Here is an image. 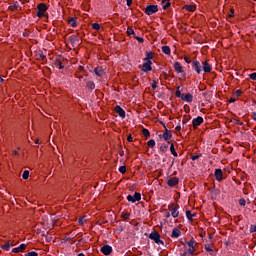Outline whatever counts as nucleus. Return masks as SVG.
<instances>
[{"mask_svg": "<svg viewBox=\"0 0 256 256\" xmlns=\"http://www.w3.org/2000/svg\"><path fill=\"white\" fill-rule=\"evenodd\" d=\"M202 71H204L205 73H209L212 71V67L210 64H208V62H202Z\"/></svg>", "mask_w": 256, "mask_h": 256, "instance_id": "dca6fc26", "label": "nucleus"}, {"mask_svg": "<svg viewBox=\"0 0 256 256\" xmlns=\"http://www.w3.org/2000/svg\"><path fill=\"white\" fill-rule=\"evenodd\" d=\"M190 119H192L191 116H189V118H186V116H184L183 121H182L183 125H185L186 123H188V122L190 121Z\"/></svg>", "mask_w": 256, "mask_h": 256, "instance_id": "49530a36", "label": "nucleus"}, {"mask_svg": "<svg viewBox=\"0 0 256 256\" xmlns=\"http://www.w3.org/2000/svg\"><path fill=\"white\" fill-rule=\"evenodd\" d=\"M174 69H175V72H178V73L183 72V67L181 66V64L179 62H175Z\"/></svg>", "mask_w": 256, "mask_h": 256, "instance_id": "5701e85b", "label": "nucleus"}, {"mask_svg": "<svg viewBox=\"0 0 256 256\" xmlns=\"http://www.w3.org/2000/svg\"><path fill=\"white\" fill-rule=\"evenodd\" d=\"M78 72H85V67L79 66L78 67Z\"/></svg>", "mask_w": 256, "mask_h": 256, "instance_id": "052dcab7", "label": "nucleus"}, {"mask_svg": "<svg viewBox=\"0 0 256 256\" xmlns=\"http://www.w3.org/2000/svg\"><path fill=\"white\" fill-rule=\"evenodd\" d=\"M127 141L128 143H133V137L131 135H128Z\"/></svg>", "mask_w": 256, "mask_h": 256, "instance_id": "bf43d9fd", "label": "nucleus"}, {"mask_svg": "<svg viewBox=\"0 0 256 256\" xmlns=\"http://www.w3.org/2000/svg\"><path fill=\"white\" fill-rule=\"evenodd\" d=\"M175 130H176V132H180L181 131V125L176 126Z\"/></svg>", "mask_w": 256, "mask_h": 256, "instance_id": "0e129e2a", "label": "nucleus"}, {"mask_svg": "<svg viewBox=\"0 0 256 256\" xmlns=\"http://www.w3.org/2000/svg\"><path fill=\"white\" fill-rule=\"evenodd\" d=\"M201 156H202V154L193 155V156H191V160L196 161V160L200 159Z\"/></svg>", "mask_w": 256, "mask_h": 256, "instance_id": "79ce46f5", "label": "nucleus"}, {"mask_svg": "<svg viewBox=\"0 0 256 256\" xmlns=\"http://www.w3.org/2000/svg\"><path fill=\"white\" fill-rule=\"evenodd\" d=\"M249 77L252 81H256V72H253L252 74H250Z\"/></svg>", "mask_w": 256, "mask_h": 256, "instance_id": "de8ad7c7", "label": "nucleus"}, {"mask_svg": "<svg viewBox=\"0 0 256 256\" xmlns=\"http://www.w3.org/2000/svg\"><path fill=\"white\" fill-rule=\"evenodd\" d=\"M196 251L195 248H189L187 249V251H184V253H187V254H190V255H193L194 256V252Z\"/></svg>", "mask_w": 256, "mask_h": 256, "instance_id": "e433bc0d", "label": "nucleus"}, {"mask_svg": "<svg viewBox=\"0 0 256 256\" xmlns=\"http://www.w3.org/2000/svg\"><path fill=\"white\" fill-rule=\"evenodd\" d=\"M179 184V178L178 177H172L167 180V185L171 188L177 186Z\"/></svg>", "mask_w": 256, "mask_h": 256, "instance_id": "0eeeda50", "label": "nucleus"}, {"mask_svg": "<svg viewBox=\"0 0 256 256\" xmlns=\"http://www.w3.org/2000/svg\"><path fill=\"white\" fill-rule=\"evenodd\" d=\"M239 205L241 207H245L247 205V201L244 198L239 199Z\"/></svg>", "mask_w": 256, "mask_h": 256, "instance_id": "4c0bfd02", "label": "nucleus"}, {"mask_svg": "<svg viewBox=\"0 0 256 256\" xmlns=\"http://www.w3.org/2000/svg\"><path fill=\"white\" fill-rule=\"evenodd\" d=\"M179 98L182 99L184 102H187V103H192L193 102V95L189 94V93L184 94Z\"/></svg>", "mask_w": 256, "mask_h": 256, "instance_id": "ddd939ff", "label": "nucleus"}, {"mask_svg": "<svg viewBox=\"0 0 256 256\" xmlns=\"http://www.w3.org/2000/svg\"><path fill=\"white\" fill-rule=\"evenodd\" d=\"M169 151H171L172 156L178 157V153H177V151L175 150L174 144H171V146H169Z\"/></svg>", "mask_w": 256, "mask_h": 256, "instance_id": "bb28decb", "label": "nucleus"}, {"mask_svg": "<svg viewBox=\"0 0 256 256\" xmlns=\"http://www.w3.org/2000/svg\"><path fill=\"white\" fill-rule=\"evenodd\" d=\"M180 236L181 230H179L178 228H174V230H172L171 238L178 239Z\"/></svg>", "mask_w": 256, "mask_h": 256, "instance_id": "a211bd4d", "label": "nucleus"}, {"mask_svg": "<svg viewBox=\"0 0 256 256\" xmlns=\"http://www.w3.org/2000/svg\"><path fill=\"white\" fill-rule=\"evenodd\" d=\"M70 240H71V238H69V237H65V238H64V241H65V242H69Z\"/></svg>", "mask_w": 256, "mask_h": 256, "instance_id": "774afa93", "label": "nucleus"}, {"mask_svg": "<svg viewBox=\"0 0 256 256\" xmlns=\"http://www.w3.org/2000/svg\"><path fill=\"white\" fill-rule=\"evenodd\" d=\"M234 94H235V96H237V97H241L242 92H241V90H237V91L234 92Z\"/></svg>", "mask_w": 256, "mask_h": 256, "instance_id": "13d9d810", "label": "nucleus"}, {"mask_svg": "<svg viewBox=\"0 0 256 256\" xmlns=\"http://www.w3.org/2000/svg\"><path fill=\"white\" fill-rule=\"evenodd\" d=\"M252 119H253V121H256V112L252 113Z\"/></svg>", "mask_w": 256, "mask_h": 256, "instance_id": "69168bd1", "label": "nucleus"}, {"mask_svg": "<svg viewBox=\"0 0 256 256\" xmlns=\"http://www.w3.org/2000/svg\"><path fill=\"white\" fill-rule=\"evenodd\" d=\"M215 179L217 182L222 183L223 181V170L222 169H216L215 170Z\"/></svg>", "mask_w": 256, "mask_h": 256, "instance_id": "9d476101", "label": "nucleus"}, {"mask_svg": "<svg viewBox=\"0 0 256 256\" xmlns=\"http://www.w3.org/2000/svg\"><path fill=\"white\" fill-rule=\"evenodd\" d=\"M178 215H179L178 206H176V207L172 208L171 216H172V218H177Z\"/></svg>", "mask_w": 256, "mask_h": 256, "instance_id": "b1692460", "label": "nucleus"}, {"mask_svg": "<svg viewBox=\"0 0 256 256\" xmlns=\"http://www.w3.org/2000/svg\"><path fill=\"white\" fill-rule=\"evenodd\" d=\"M191 68H193V70L196 71L198 75H200V73L203 71V68L199 61L191 62Z\"/></svg>", "mask_w": 256, "mask_h": 256, "instance_id": "39448f33", "label": "nucleus"}, {"mask_svg": "<svg viewBox=\"0 0 256 256\" xmlns=\"http://www.w3.org/2000/svg\"><path fill=\"white\" fill-rule=\"evenodd\" d=\"M68 24L72 28H77V26H78L77 20L73 17L68 19Z\"/></svg>", "mask_w": 256, "mask_h": 256, "instance_id": "412c9836", "label": "nucleus"}, {"mask_svg": "<svg viewBox=\"0 0 256 256\" xmlns=\"http://www.w3.org/2000/svg\"><path fill=\"white\" fill-rule=\"evenodd\" d=\"M229 103H234L235 99L233 97L230 98V100H228Z\"/></svg>", "mask_w": 256, "mask_h": 256, "instance_id": "338daca9", "label": "nucleus"}, {"mask_svg": "<svg viewBox=\"0 0 256 256\" xmlns=\"http://www.w3.org/2000/svg\"><path fill=\"white\" fill-rule=\"evenodd\" d=\"M256 232V225H251L250 226V233H255Z\"/></svg>", "mask_w": 256, "mask_h": 256, "instance_id": "3c124183", "label": "nucleus"}, {"mask_svg": "<svg viewBox=\"0 0 256 256\" xmlns=\"http://www.w3.org/2000/svg\"><path fill=\"white\" fill-rule=\"evenodd\" d=\"M171 6V3L170 2H166L165 5L163 6V10H167L168 7Z\"/></svg>", "mask_w": 256, "mask_h": 256, "instance_id": "5fc2aeb1", "label": "nucleus"}, {"mask_svg": "<svg viewBox=\"0 0 256 256\" xmlns=\"http://www.w3.org/2000/svg\"><path fill=\"white\" fill-rule=\"evenodd\" d=\"M168 151V146L167 145H161L160 146V152L161 153H166Z\"/></svg>", "mask_w": 256, "mask_h": 256, "instance_id": "f704fd0d", "label": "nucleus"}, {"mask_svg": "<svg viewBox=\"0 0 256 256\" xmlns=\"http://www.w3.org/2000/svg\"><path fill=\"white\" fill-rule=\"evenodd\" d=\"M94 73L98 77H103L104 76V69H103V67L99 66V67L94 68Z\"/></svg>", "mask_w": 256, "mask_h": 256, "instance_id": "f3484780", "label": "nucleus"}, {"mask_svg": "<svg viewBox=\"0 0 256 256\" xmlns=\"http://www.w3.org/2000/svg\"><path fill=\"white\" fill-rule=\"evenodd\" d=\"M54 67L58 69H64V64L61 62V56H57L53 62Z\"/></svg>", "mask_w": 256, "mask_h": 256, "instance_id": "f8f14e48", "label": "nucleus"}, {"mask_svg": "<svg viewBox=\"0 0 256 256\" xmlns=\"http://www.w3.org/2000/svg\"><path fill=\"white\" fill-rule=\"evenodd\" d=\"M85 222H86V219H85L84 217H80L79 220H78V224H79L80 226L85 225Z\"/></svg>", "mask_w": 256, "mask_h": 256, "instance_id": "ea45409f", "label": "nucleus"}, {"mask_svg": "<svg viewBox=\"0 0 256 256\" xmlns=\"http://www.w3.org/2000/svg\"><path fill=\"white\" fill-rule=\"evenodd\" d=\"M184 9H186L189 12H194V10H196V6H194V5H185Z\"/></svg>", "mask_w": 256, "mask_h": 256, "instance_id": "c85d7f7f", "label": "nucleus"}, {"mask_svg": "<svg viewBox=\"0 0 256 256\" xmlns=\"http://www.w3.org/2000/svg\"><path fill=\"white\" fill-rule=\"evenodd\" d=\"M152 89H153V90H156V89H157V82H156V80H153Z\"/></svg>", "mask_w": 256, "mask_h": 256, "instance_id": "4d7b16f0", "label": "nucleus"}, {"mask_svg": "<svg viewBox=\"0 0 256 256\" xmlns=\"http://www.w3.org/2000/svg\"><path fill=\"white\" fill-rule=\"evenodd\" d=\"M197 216V213H193L190 210L186 211V218L189 219V221H193V218Z\"/></svg>", "mask_w": 256, "mask_h": 256, "instance_id": "4be33fe9", "label": "nucleus"}, {"mask_svg": "<svg viewBox=\"0 0 256 256\" xmlns=\"http://www.w3.org/2000/svg\"><path fill=\"white\" fill-rule=\"evenodd\" d=\"M91 28H93L96 31H100L101 26L99 23H93V24H91Z\"/></svg>", "mask_w": 256, "mask_h": 256, "instance_id": "473e14b6", "label": "nucleus"}, {"mask_svg": "<svg viewBox=\"0 0 256 256\" xmlns=\"http://www.w3.org/2000/svg\"><path fill=\"white\" fill-rule=\"evenodd\" d=\"M127 201L131 203L140 202L141 201V194L138 192H135L134 195H128Z\"/></svg>", "mask_w": 256, "mask_h": 256, "instance_id": "20e7f679", "label": "nucleus"}, {"mask_svg": "<svg viewBox=\"0 0 256 256\" xmlns=\"http://www.w3.org/2000/svg\"><path fill=\"white\" fill-rule=\"evenodd\" d=\"M153 59V52H146V58L143 61L149 62Z\"/></svg>", "mask_w": 256, "mask_h": 256, "instance_id": "cd10ccee", "label": "nucleus"}, {"mask_svg": "<svg viewBox=\"0 0 256 256\" xmlns=\"http://www.w3.org/2000/svg\"><path fill=\"white\" fill-rule=\"evenodd\" d=\"M161 51L165 54V55H170L171 53V49L169 46H163L161 47Z\"/></svg>", "mask_w": 256, "mask_h": 256, "instance_id": "a878e982", "label": "nucleus"}, {"mask_svg": "<svg viewBox=\"0 0 256 256\" xmlns=\"http://www.w3.org/2000/svg\"><path fill=\"white\" fill-rule=\"evenodd\" d=\"M235 124H237L238 126H244V123H242L240 120L238 119H234L233 121Z\"/></svg>", "mask_w": 256, "mask_h": 256, "instance_id": "09e8293b", "label": "nucleus"}, {"mask_svg": "<svg viewBox=\"0 0 256 256\" xmlns=\"http://www.w3.org/2000/svg\"><path fill=\"white\" fill-rule=\"evenodd\" d=\"M134 38H135V40L138 41V43H144V38H140V37H137V36H135Z\"/></svg>", "mask_w": 256, "mask_h": 256, "instance_id": "864d4df0", "label": "nucleus"}, {"mask_svg": "<svg viewBox=\"0 0 256 256\" xmlns=\"http://www.w3.org/2000/svg\"><path fill=\"white\" fill-rule=\"evenodd\" d=\"M143 72H151L152 71V61H146V63L142 64Z\"/></svg>", "mask_w": 256, "mask_h": 256, "instance_id": "9b49d317", "label": "nucleus"}, {"mask_svg": "<svg viewBox=\"0 0 256 256\" xmlns=\"http://www.w3.org/2000/svg\"><path fill=\"white\" fill-rule=\"evenodd\" d=\"M203 123H204L203 117L198 116L197 118H193L192 125H193L194 129L199 128V126Z\"/></svg>", "mask_w": 256, "mask_h": 256, "instance_id": "423d86ee", "label": "nucleus"}, {"mask_svg": "<svg viewBox=\"0 0 256 256\" xmlns=\"http://www.w3.org/2000/svg\"><path fill=\"white\" fill-rule=\"evenodd\" d=\"M126 2H127V6L130 7L131 4L133 3V0H126Z\"/></svg>", "mask_w": 256, "mask_h": 256, "instance_id": "e2e57ef3", "label": "nucleus"}, {"mask_svg": "<svg viewBox=\"0 0 256 256\" xmlns=\"http://www.w3.org/2000/svg\"><path fill=\"white\" fill-rule=\"evenodd\" d=\"M155 145H156V142H155V140H149L148 141V147L149 148H155Z\"/></svg>", "mask_w": 256, "mask_h": 256, "instance_id": "c9c22d12", "label": "nucleus"}, {"mask_svg": "<svg viewBox=\"0 0 256 256\" xmlns=\"http://www.w3.org/2000/svg\"><path fill=\"white\" fill-rule=\"evenodd\" d=\"M47 11H48V6H47V4H45V3H39L38 5H37V17L38 18H43V17H48L47 16V14H45V13H47Z\"/></svg>", "mask_w": 256, "mask_h": 256, "instance_id": "f257e3e1", "label": "nucleus"}, {"mask_svg": "<svg viewBox=\"0 0 256 256\" xmlns=\"http://www.w3.org/2000/svg\"><path fill=\"white\" fill-rule=\"evenodd\" d=\"M184 61H185L187 64L192 63V60H190L188 56H184Z\"/></svg>", "mask_w": 256, "mask_h": 256, "instance_id": "6e6d98bb", "label": "nucleus"}, {"mask_svg": "<svg viewBox=\"0 0 256 256\" xmlns=\"http://www.w3.org/2000/svg\"><path fill=\"white\" fill-rule=\"evenodd\" d=\"M180 256H194V255H193V254L186 253V252H183L182 254H180Z\"/></svg>", "mask_w": 256, "mask_h": 256, "instance_id": "680f3d73", "label": "nucleus"}, {"mask_svg": "<svg viewBox=\"0 0 256 256\" xmlns=\"http://www.w3.org/2000/svg\"><path fill=\"white\" fill-rule=\"evenodd\" d=\"M9 10L14 12L15 10H22V7L18 5V2H15L12 6H9Z\"/></svg>", "mask_w": 256, "mask_h": 256, "instance_id": "393cba45", "label": "nucleus"}, {"mask_svg": "<svg viewBox=\"0 0 256 256\" xmlns=\"http://www.w3.org/2000/svg\"><path fill=\"white\" fill-rule=\"evenodd\" d=\"M115 113L119 115L120 118H126V112L120 105L115 106Z\"/></svg>", "mask_w": 256, "mask_h": 256, "instance_id": "6e6552de", "label": "nucleus"}, {"mask_svg": "<svg viewBox=\"0 0 256 256\" xmlns=\"http://www.w3.org/2000/svg\"><path fill=\"white\" fill-rule=\"evenodd\" d=\"M25 256H38V253L35 251H30L27 254H25Z\"/></svg>", "mask_w": 256, "mask_h": 256, "instance_id": "37998d69", "label": "nucleus"}, {"mask_svg": "<svg viewBox=\"0 0 256 256\" xmlns=\"http://www.w3.org/2000/svg\"><path fill=\"white\" fill-rule=\"evenodd\" d=\"M142 135L145 136L146 138L151 137V133L149 132L148 129H145V128H143L142 130Z\"/></svg>", "mask_w": 256, "mask_h": 256, "instance_id": "2f4dec72", "label": "nucleus"}, {"mask_svg": "<svg viewBox=\"0 0 256 256\" xmlns=\"http://www.w3.org/2000/svg\"><path fill=\"white\" fill-rule=\"evenodd\" d=\"M26 248H27V245H26L25 243H22V244H20L19 247L13 248V249H12V253H20V252H23V251L26 250Z\"/></svg>", "mask_w": 256, "mask_h": 256, "instance_id": "4468645a", "label": "nucleus"}, {"mask_svg": "<svg viewBox=\"0 0 256 256\" xmlns=\"http://www.w3.org/2000/svg\"><path fill=\"white\" fill-rule=\"evenodd\" d=\"M101 253L104 254V256H109L112 253V247L109 245H104L101 247Z\"/></svg>", "mask_w": 256, "mask_h": 256, "instance_id": "1a4fd4ad", "label": "nucleus"}, {"mask_svg": "<svg viewBox=\"0 0 256 256\" xmlns=\"http://www.w3.org/2000/svg\"><path fill=\"white\" fill-rule=\"evenodd\" d=\"M122 218H123L124 220H128V219L130 218V214H129V213H124V214L122 215Z\"/></svg>", "mask_w": 256, "mask_h": 256, "instance_id": "603ef678", "label": "nucleus"}, {"mask_svg": "<svg viewBox=\"0 0 256 256\" xmlns=\"http://www.w3.org/2000/svg\"><path fill=\"white\" fill-rule=\"evenodd\" d=\"M159 11V8L157 5H148L145 8L146 15H153Z\"/></svg>", "mask_w": 256, "mask_h": 256, "instance_id": "7ed1b4c3", "label": "nucleus"}, {"mask_svg": "<svg viewBox=\"0 0 256 256\" xmlns=\"http://www.w3.org/2000/svg\"><path fill=\"white\" fill-rule=\"evenodd\" d=\"M181 86H178V88H176V92H175V97L176 98H180L181 96H183L184 94L181 93Z\"/></svg>", "mask_w": 256, "mask_h": 256, "instance_id": "7c9ffc66", "label": "nucleus"}, {"mask_svg": "<svg viewBox=\"0 0 256 256\" xmlns=\"http://www.w3.org/2000/svg\"><path fill=\"white\" fill-rule=\"evenodd\" d=\"M205 251L208 252L210 256H214V250L211 246L205 245Z\"/></svg>", "mask_w": 256, "mask_h": 256, "instance_id": "c756f323", "label": "nucleus"}, {"mask_svg": "<svg viewBox=\"0 0 256 256\" xmlns=\"http://www.w3.org/2000/svg\"><path fill=\"white\" fill-rule=\"evenodd\" d=\"M86 87H87V89H89L90 91H93L94 89H96V84H94L93 81L88 80V81L86 82Z\"/></svg>", "mask_w": 256, "mask_h": 256, "instance_id": "aec40b11", "label": "nucleus"}, {"mask_svg": "<svg viewBox=\"0 0 256 256\" xmlns=\"http://www.w3.org/2000/svg\"><path fill=\"white\" fill-rule=\"evenodd\" d=\"M119 172L122 173V175L125 174L126 173V166H120L119 167Z\"/></svg>", "mask_w": 256, "mask_h": 256, "instance_id": "a18cd8bd", "label": "nucleus"}, {"mask_svg": "<svg viewBox=\"0 0 256 256\" xmlns=\"http://www.w3.org/2000/svg\"><path fill=\"white\" fill-rule=\"evenodd\" d=\"M69 43H71L72 45H74L75 43H79V38L77 35H71L68 38Z\"/></svg>", "mask_w": 256, "mask_h": 256, "instance_id": "6ab92c4d", "label": "nucleus"}, {"mask_svg": "<svg viewBox=\"0 0 256 256\" xmlns=\"http://www.w3.org/2000/svg\"><path fill=\"white\" fill-rule=\"evenodd\" d=\"M29 175H30L29 170H24V172L22 174V177H23L24 180H28L29 179Z\"/></svg>", "mask_w": 256, "mask_h": 256, "instance_id": "72a5a7b5", "label": "nucleus"}, {"mask_svg": "<svg viewBox=\"0 0 256 256\" xmlns=\"http://www.w3.org/2000/svg\"><path fill=\"white\" fill-rule=\"evenodd\" d=\"M1 248H2V250H4V251H9V248H11V244H10V243H5V245L2 246Z\"/></svg>", "mask_w": 256, "mask_h": 256, "instance_id": "58836bf2", "label": "nucleus"}, {"mask_svg": "<svg viewBox=\"0 0 256 256\" xmlns=\"http://www.w3.org/2000/svg\"><path fill=\"white\" fill-rule=\"evenodd\" d=\"M194 243H196L193 239H191L189 242H187V245L189 248H194Z\"/></svg>", "mask_w": 256, "mask_h": 256, "instance_id": "c03bdc74", "label": "nucleus"}, {"mask_svg": "<svg viewBox=\"0 0 256 256\" xmlns=\"http://www.w3.org/2000/svg\"><path fill=\"white\" fill-rule=\"evenodd\" d=\"M127 35H128V36H130V35H135V32H134L133 28L128 27V29H127Z\"/></svg>", "mask_w": 256, "mask_h": 256, "instance_id": "a19ab883", "label": "nucleus"}, {"mask_svg": "<svg viewBox=\"0 0 256 256\" xmlns=\"http://www.w3.org/2000/svg\"><path fill=\"white\" fill-rule=\"evenodd\" d=\"M160 238L161 236L159 232L153 231L152 233L149 234V239L153 240L154 243H156L157 245H164L163 240H161Z\"/></svg>", "mask_w": 256, "mask_h": 256, "instance_id": "f03ea898", "label": "nucleus"}, {"mask_svg": "<svg viewBox=\"0 0 256 256\" xmlns=\"http://www.w3.org/2000/svg\"><path fill=\"white\" fill-rule=\"evenodd\" d=\"M158 137H160V138L163 137V139L165 141H168V140H170L173 137V135L171 134L170 131L167 130V128H165L164 134L163 135H158Z\"/></svg>", "mask_w": 256, "mask_h": 256, "instance_id": "2eb2a0df", "label": "nucleus"}, {"mask_svg": "<svg viewBox=\"0 0 256 256\" xmlns=\"http://www.w3.org/2000/svg\"><path fill=\"white\" fill-rule=\"evenodd\" d=\"M44 59H46V56L43 53L38 55V60L44 61Z\"/></svg>", "mask_w": 256, "mask_h": 256, "instance_id": "8fccbe9b", "label": "nucleus"}]
</instances>
